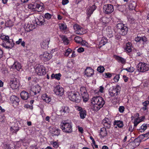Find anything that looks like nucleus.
Instances as JSON below:
<instances>
[{
    "label": "nucleus",
    "instance_id": "obj_1",
    "mask_svg": "<svg viewBox=\"0 0 149 149\" xmlns=\"http://www.w3.org/2000/svg\"><path fill=\"white\" fill-rule=\"evenodd\" d=\"M91 101L92 103L91 109L96 111L99 110L105 104V101L103 98L100 96L94 97Z\"/></svg>",
    "mask_w": 149,
    "mask_h": 149
},
{
    "label": "nucleus",
    "instance_id": "obj_2",
    "mask_svg": "<svg viewBox=\"0 0 149 149\" xmlns=\"http://www.w3.org/2000/svg\"><path fill=\"white\" fill-rule=\"evenodd\" d=\"M68 97L71 101L77 103L80 102L81 99V96L79 93L75 92H69Z\"/></svg>",
    "mask_w": 149,
    "mask_h": 149
},
{
    "label": "nucleus",
    "instance_id": "obj_3",
    "mask_svg": "<svg viewBox=\"0 0 149 149\" xmlns=\"http://www.w3.org/2000/svg\"><path fill=\"white\" fill-rule=\"evenodd\" d=\"M60 126L61 129L64 132L70 133L72 131V126L70 123L63 121L61 123Z\"/></svg>",
    "mask_w": 149,
    "mask_h": 149
},
{
    "label": "nucleus",
    "instance_id": "obj_4",
    "mask_svg": "<svg viewBox=\"0 0 149 149\" xmlns=\"http://www.w3.org/2000/svg\"><path fill=\"white\" fill-rule=\"evenodd\" d=\"M117 27L120 34L124 36L127 33L128 28L123 23H118L117 24Z\"/></svg>",
    "mask_w": 149,
    "mask_h": 149
},
{
    "label": "nucleus",
    "instance_id": "obj_5",
    "mask_svg": "<svg viewBox=\"0 0 149 149\" xmlns=\"http://www.w3.org/2000/svg\"><path fill=\"white\" fill-rule=\"evenodd\" d=\"M136 68L138 71L141 72L147 71L149 69L148 65L146 63L142 62H139L137 65Z\"/></svg>",
    "mask_w": 149,
    "mask_h": 149
},
{
    "label": "nucleus",
    "instance_id": "obj_6",
    "mask_svg": "<svg viewBox=\"0 0 149 149\" xmlns=\"http://www.w3.org/2000/svg\"><path fill=\"white\" fill-rule=\"evenodd\" d=\"M121 90L120 87L117 85L115 87L110 88L109 90V94L111 97L116 96L119 95Z\"/></svg>",
    "mask_w": 149,
    "mask_h": 149
},
{
    "label": "nucleus",
    "instance_id": "obj_7",
    "mask_svg": "<svg viewBox=\"0 0 149 149\" xmlns=\"http://www.w3.org/2000/svg\"><path fill=\"white\" fill-rule=\"evenodd\" d=\"M19 102V99L17 96L13 95L10 96V103L14 107H16L18 105Z\"/></svg>",
    "mask_w": 149,
    "mask_h": 149
},
{
    "label": "nucleus",
    "instance_id": "obj_8",
    "mask_svg": "<svg viewBox=\"0 0 149 149\" xmlns=\"http://www.w3.org/2000/svg\"><path fill=\"white\" fill-rule=\"evenodd\" d=\"M104 12L106 14L111 13L114 10L113 6L110 4H107L104 5L103 7Z\"/></svg>",
    "mask_w": 149,
    "mask_h": 149
},
{
    "label": "nucleus",
    "instance_id": "obj_9",
    "mask_svg": "<svg viewBox=\"0 0 149 149\" xmlns=\"http://www.w3.org/2000/svg\"><path fill=\"white\" fill-rule=\"evenodd\" d=\"M36 72L38 75L41 76L45 74L46 71L45 68L43 66L38 65L35 69Z\"/></svg>",
    "mask_w": 149,
    "mask_h": 149
},
{
    "label": "nucleus",
    "instance_id": "obj_10",
    "mask_svg": "<svg viewBox=\"0 0 149 149\" xmlns=\"http://www.w3.org/2000/svg\"><path fill=\"white\" fill-rule=\"evenodd\" d=\"M41 89V87L39 85L33 86L31 87L30 93L32 95H36L37 93H39Z\"/></svg>",
    "mask_w": 149,
    "mask_h": 149
},
{
    "label": "nucleus",
    "instance_id": "obj_11",
    "mask_svg": "<svg viewBox=\"0 0 149 149\" xmlns=\"http://www.w3.org/2000/svg\"><path fill=\"white\" fill-rule=\"evenodd\" d=\"M43 4L42 3L39 1L36 2L34 3V11L38 12L42 11L44 10L43 7Z\"/></svg>",
    "mask_w": 149,
    "mask_h": 149
},
{
    "label": "nucleus",
    "instance_id": "obj_12",
    "mask_svg": "<svg viewBox=\"0 0 149 149\" xmlns=\"http://www.w3.org/2000/svg\"><path fill=\"white\" fill-rule=\"evenodd\" d=\"M15 45L14 42L12 39H9L2 44L3 46L6 49H11Z\"/></svg>",
    "mask_w": 149,
    "mask_h": 149
},
{
    "label": "nucleus",
    "instance_id": "obj_13",
    "mask_svg": "<svg viewBox=\"0 0 149 149\" xmlns=\"http://www.w3.org/2000/svg\"><path fill=\"white\" fill-rule=\"evenodd\" d=\"M52 54L51 53H48L47 52H44L40 56L41 59L45 61L49 60L52 58Z\"/></svg>",
    "mask_w": 149,
    "mask_h": 149
},
{
    "label": "nucleus",
    "instance_id": "obj_14",
    "mask_svg": "<svg viewBox=\"0 0 149 149\" xmlns=\"http://www.w3.org/2000/svg\"><path fill=\"white\" fill-rule=\"evenodd\" d=\"M74 28L75 32L77 34L81 35L85 33L83 28L78 24H75L74 25Z\"/></svg>",
    "mask_w": 149,
    "mask_h": 149
},
{
    "label": "nucleus",
    "instance_id": "obj_15",
    "mask_svg": "<svg viewBox=\"0 0 149 149\" xmlns=\"http://www.w3.org/2000/svg\"><path fill=\"white\" fill-rule=\"evenodd\" d=\"M54 93L57 95L62 96L64 93V89L59 86H56L54 90Z\"/></svg>",
    "mask_w": 149,
    "mask_h": 149
},
{
    "label": "nucleus",
    "instance_id": "obj_16",
    "mask_svg": "<svg viewBox=\"0 0 149 149\" xmlns=\"http://www.w3.org/2000/svg\"><path fill=\"white\" fill-rule=\"evenodd\" d=\"M85 75L87 77L92 76L94 74V70L90 67H87L84 71Z\"/></svg>",
    "mask_w": 149,
    "mask_h": 149
},
{
    "label": "nucleus",
    "instance_id": "obj_17",
    "mask_svg": "<svg viewBox=\"0 0 149 149\" xmlns=\"http://www.w3.org/2000/svg\"><path fill=\"white\" fill-rule=\"evenodd\" d=\"M9 84L10 87L13 89H16L18 87L17 80L15 78L10 80Z\"/></svg>",
    "mask_w": 149,
    "mask_h": 149
},
{
    "label": "nucleus",
    "instance_id": "obj_18",
    "mask_svg": "<svg viewBox=\"0 0 149 149\" xmlns=\"http://www.w3.org/2000/svg\"><path fill=\"white\" fill-rule=\"evenodd\" d=\"M111 20L110 18L107 17H103L100 19V21L102 22V24L103 27H105L108 25Z\"/></svg>",
    "mask_w": 149,
    "mask_h": 149
},
{
    "label": "nucleus",
    "instance_id": "obj_19",
    "mask_svg": "<svg viewBox=\"0 0 149 149\" xmlns=\"http://www.w3.org/2000/svg\"><path fill=\"white\" fill-rule=\"evenodd\" d=\"M78 111H79V114L80 118L81 119H84L86 116V110H84L82 108L78 106L76 107Z\"/></svg>",
    "mask_w": 149,
    "mask_h": 149
},
{
    "label": "nucleus",
    "instance_id": "obj_20",
    "mask_svg": "<svg viewBox=\"0 0 149 149\" xmlns=\"http://www.w3.org/2000/svg\"><path fill=\"white\" fill-rule=\"evenodd\" d=\"M49 41L50 40L49 38H47L42 41L40 43L41 48L44 49L47 48L49 44Z\"/></svg>",
    "mask_w": 149,
    "mask_h": 149
},
{
    "label": "nucleus",
    "instance_id": "obj_21",
    "mask_svg": "<svg viewBox=\"0 0 149 149\" xmlns=\"http://www.w3.org/2000/svg\"><path fill=\"white\" fill-rule=\"evenodd\" d=\"M102 123L104 127L107 128H109L111 127V122L108 118H105L103 120Z\"/></svg>",
    "mask_w": 149,
    "mask_h": 149
},
{
    "label": "nucleus",
    "instance_id": "obj_22",
    "mask_svg": "<svg viewBox=\"0 0 149 149\" xmlns=\"http://www.w3.org/2000/svg\"><path fill=\"white\" fill-rule=\"evenodd\" d=\"M70 111V109L67 106H63L60 110V112L61 115H63L65 114L68 113Z\"/></svg>",
    "mask_w": 149,
    "mask_h": 149
},
{
    "label": "nucleus",
    "instance_id": "obj_23",
    "mask_svg": "<svg viewBox=\"0 0 149 149\" xmlns=\"http://www.w3.org/2000/svg\"><path fill=\"white\" fill-rule=\"evenodd\" d=\"M41 97L44 102L47 103H49L51 100V97L46 93L43 94Z\"/></svg>",
    "mask_w": 149,
    "mask_h": 149
},
{
    "label": "nucleus",
    "instance_id": "obj_24",
    "mask_svg": "<svg viewBox=\"0 0 149 149\" xmlns=\"http://www.w3.org/2000/svg\"><path fill=\"white\" fill-rule=\"evenodd\" d=\"M20 95L22 99L24 100H27L30 96L29 94L25 91H22L20 93Z\"/></svg>",
    "mask_w": 149,
    "mask_h": 149
},
{
    "label": "nucleus",
    "instance_id": "obj_25",
    "mask_svg": "<svg viewBox=\"0 0 149 149\" xmlns=\"http://www.w3.org/2000/svg\"><path fill=\"white\" fill-rule=\"evenodd\" d=\"M144 118V116H142L135 119L134 122V127H136L139 123L143 121Z\"/></svg>",
    "mask_w": 149,
    "mask_h": 149
},
{
    "label": "nucleus",
    "instance_id": "obj_26",
    "mask_svg": "<svg viewBox=\"0 0 149 149\" xmlns=\"http://www.w3.org/2000/svg\"><path fill=\"white\" fill-rule=\"evenodd\" d=\"M106 34L109 38H111L113 36V30L110 27L108 26L106 30Z\"/></svg>",
    "mask_w": 149,
    "mask_h": 149
},
{
    "label": "nucleus",
    "instance_id": "obj_27",
    "mask_svg": "<svg viewBox=\"0 0 149 149\" xmlns=\"http://www.w3.org/2000/svg\"><path fill=\"white\" fill-rule=\"evenodd\" d=\"M96 6L95 5H94L90 7L88 9L87 13L89 16H91L93 13V12L96 9Z\"/></svg>",
    "mask_w": 149,
    "mask_h": 149
},
{
    "label": "nucleus",
    "instance_id": "obj_28",
    "mask_svg": "<svg viewBox=\"0 0 149 149\" xmlns=\"http://www.w3.org/2000/svg\"><path fill=\"white\" fill-rule=\"evenodd\" d=\"M108 42V40L106 37H103L100 41L99 42L100 48L102 46L105 45Z\"/></svg>",
    "mask_w": 149,
    "mask_h": 149
},
{
    "label": "nucleus",
    "instance_id": "obj_29",
    "mask_svg": "<svg viewBox=\"0 0 149 149\" xmlns=\"http://www.w3.org/2000/svg\"><path fill=\"white\" fill-rule=\"evenodd\" d=\"M115 58L119 63H120L123 64H125L126 62V59L122 58V57L119 56H115Z\"/></svg>",
    "mask_w": 149,
    "mask_h": 149
},
{
    "label": "nucleus",
    "instance_id": "obj_30",
    "mask_svg": "<svg viewBox=\"0 0 149 149\" xmlns=\"http://www.w3.org/2000/svg\"><path fill=\"white\" fill-rule=\"evenodd\" d=\"M13 68L16 69L17 71H19L22 68L21 64L18 62H15L12 66Z\"/></svg>",
    "mask_w": 149,
    "mask_h": 149
},
{
    "label": "nucleus",
    "instance_id": "obj_31",
    "mask_svg": "<svg viewBox=\"0 0 149 149\" xmlns=\"http://www.w3.org/2000/svg\"><path fill=\"white\" fill-rule=\"evenodd\" d=\"M107 132L106 128L105 127H103L101 129L100 132V135L102 138L107 136Z\"/></svg>",
    "mask_w": 149,
    "mask_h": 149
},
{
    "label": "nucleus",
    "instance_id": "obj_32",
    "mask_svg": "<svg viewBox=\"0 0 149 149\" xmlns=\"http://www.w3.org/2000/svg\"><path fill=\"white\" fill-rule=\"evenodd\" d=\"M136 6V3L133 1H130L129 2V7L130 10L134 9Z\"/></svg>",
    "mask_w": 149,
    "mask_h": 149
},
{
    "label": "nucleus",
    "instance_id": "obj_33",
    "mask_svg": "<svg viewBox=\"0 0 149 149\" xmlns=\"http://www.w3.org/2000/svg\"><path fill=\"white\" fill-rule=\"evenodd\" d=\"M59 36L65 45H68L69 43V40L64 35H61Z\"/></svg>",
    "mask_w": 149,
    "mask_h": 149
},
{
    "label": "nucleus",
    "instance_id": "obj_34",
    "mask_svg": "<svg viewBox=\"0 0 149 149\" xmlns=\"http://www.w3.org/2000/svg\"><path fill=\"white\" fill-rule=\"evenodd\" d=\"M61 76V74L60 73L56 74H52L51 76V79H55L57 80H59L60 79Z\"/></svg>",
    "mask_w": 149,
    "mask_h": 149
},
{
    "label": "nucleus",
    "instance_id": "obj_35",
    "mask_svg": "<svg viewBox=\"0 0 149 149\" xmlns=\"http://www.w3.org/2000/svg\"><path fill=\"white\" fill-rule=\"evenodd\" d=\"M125 50L127 52H130L132 50V44L130 42H128L126 44Z\"/></svg>",
    "mask_w": 149,
    "mask_h": 149
},
{
    "label": "nucleus",
    "instance_id": "obj_36",
    "mask_svg": "<svg viewBox=\"0 0 149 149\" xmlns=\"http://www.w3.org/2000/svg\"><path fill=\"white\" fill-rule=\"evenodd\" d=\"M59 28L61 31L65 30L67 28V26L65 23H60L58 24Z\"/></svg>",
    "mask_w": 149,
    "mask_h": 149
},
{
    "label": "nucleus",
    "instance_id": "obj_37",
    "mask_svg": "<svg viewBox=\"0 0 149 149\" xmlns=\"http://www.w3.org/2000/svg\"><path fill=\"white\" fill-rule=\"evenodd\" d=\"M113 124L115 125H116L117 126L120 128L123 127L124 125L123 121L120 120L115 121L114 122Z\"/></svg>",
    "mask_w": 149,
    "mask_h": 149
},
{
    "label": "nucleus",
    "instance_id": "obj_38",
    "mask_svg": "<svg viewBox=\"0 0 149 149\" xmlns=\"http://www.w3.org/2000/svg\"><path fill=\"white\" fill-rule=\"evenodd\" d=\"M60 130L58 128H56L52 131V134L53 136H58L60 134Z\"/></svg>",
    "mask_w": 149,
    "mask_h": 149
},
{
    "label": "nucleus",
    "instance_id": "obj_39",
    "mask_svg": "<svg viewBox=\"0 0 149 149\" xmlns=\"http://www.w3.org/2000/svg\"><path fill=\"white\" fill-rule=\"evenodd\" d=\"M37 24L39 25H44L46 24L45 21L42 16L38 19V22H37Z\"/></svg>",
    "mask_w": 149,
    "mask_h": 149
},
{
    "label": "nucleus",
    "instance_id": "obj_40",
    "mask_svg": "<svg viewBox=\"0 0 149 149\" xmlns=\"http://www.w3.org/2000/svg\"><path fill=\"white\" fill-rule=\"evenodd\" d=\"M19 130V127L17 126H12L10 128V131L12 133H17Z\"/></svg>",
    "mask_w": 149,
    "mask_h": 149
},
{
    "label": "nucleus",
    "instance_id": "obj_41",
    "mask_svg": "<svg viewBox=\"0 0 149 149\" xmlns=\"http://www.w3.org/2000/svg\"><path fill=\"white\" fill-rule=\"evenodd\" d=\"M83 101L84 102H86L88 100L89 97L87 92L81 94Z\"/></svg>",
    "mask_w": 149,
    "mask_h": 149
},
{
    "label": "nucleus",
    "instance_id": "obj_42",
    "mask_svg": "<svg viewBox=\"0 0 149 149\" xmlns=\"http://www.w3.org/2000/svg\"><path fill=\"white\" fill-rule=\"evenodd\" d=\"M146 124H143L140 127V128L139 129L141 132H143L146 130Z\"/></svg>",
    "mask_w": 149,
    "mask_h": 149
},
{
    "label": "nucleus",
    "instance_id": "obj_43",
    "mask_svg": "<svg viewBox=\"0 0 149 149\" xmlns=\"http://www.w3.org/2000/svg\"><path fill=\"white\" fill-rule=\"evenodd\" d=\"M0 38L2 40H4L6 41L9 39V37L8 36H5L3 34L1 35Z\"/></svg>",
    "mask_w": 149,
    "mask_h": 149
},
{
    "label": "nucleus",
    "instance_id": "obj_44",
    "mask_svg": "<svg viewBox=\"0 0 149 149\" xmlns=\"http://www.w3.org/2000/svg\"><path fill=\"white\" fill-rule=\"evenodd\" d=\"M97 71L100 73H102L105 70L104 67L102 66H99L97 68Z\"/></svg>",
    "mask_w": 149,
    "mask_h": 149
},
{
    "label": "nucleus",
    "instance_id": "obj_45",
    "mask_svg": "<svg viewBox=\"0 0 149 149\" xmlns=\"http://www.w3.org/2000/svg\"><path fill=\"white\" fill-rule=\"evenodd\" d=\"M6 25L7 27H11L13 25V24L12 21L10 20L6 22Z\"/></svg>",
    "mask_w": 149,
    "mask_h": 149
},
{
    "label": "nucleus",
    "instance_id": "obj_46",
    "mask_svg": "<svg viewBox=\"0 0 149 149\" xmlns=\"http://www.w3.org/2000/svg\"><path fill=\"white\" fill-rule=\"evenodd\" d=\"M72 52V50L70 48H68L65 50L64 52V55L66 56H68Z\"/></svg>",
    "mask_w": 149,
    "mask_h": 149
},
{
    "label": "nucleus",
    "instance_id": "obj_47",
    "mask_svg": "<svg viewBox=\"0 0 149 149\" xmlns=\"http://www.w3.org/2000/svg\"><path fill=\"white\" fill-rule=\"evenodd\" d=\"M124 70L127 71L128 72H132L134 71V68L133 67H131L130 68L128 67L124 69Z\"/></svg>",
    "mask_w": 149,
    "mask_h": 149
},
{
    "label": "nucleus",
    "instance_id": "obj_48",
    "mask_svg": "<svg viewBox=\"0 0 149 149\" xmlns=\"http://www.w3.org/2000/svg\"><path fill=\"white\" fill-rule=\"evenodd\" d=\"M103 75L105 78H110L112 76V74L108 72L104 73Z\"/></svg>",
    "mask_w": 149,
    "mask_h": 149
},
{
    "label": "nucleus",
    "instance_id": "obj_49",
    "mask_svg": "<svg viewBox=\"0 0 149 149\" xmlns=\"http://www.w3.org/2000/svg\"><path fill=\"white\" fill-rule=\"evenodd\" d=\"M74 39L75 41L78 43H80L82 41V38L79 36L76 37Z\"/></svg>",
    "mask_w": 149,
    "mask_h": 149
},
{
    "label": "nucleus",
    "instance_id": "obj_50",
    "mask_svg": "<svg viewBox=\"0 0 149 149\" xmlns=\"http://www.w3.org/2000/svg\"><path fill=\"white\" fill-rule=\"evenodd\" d=\"M52 16V15L48 13H45L44 15L45 18L48 20L50 19L51 18Z\"/></svg>",
    "mask_w": 149,
    "mask_h": 149
},
{
    "label": "nucleus",
    "instance_id": "obj_51",
    "mask_svg": "<svg viewBox=\"0 0 149 149\" xmlns=\"http://www.w3.org/2000/svg\"><path fill=\"white\" fill-rule=\"evenodd\" d=\"M5 121V117L2 114L0 115V121L1 122H4Z\"/></svg>",
    "mask_w": 149,
    "mask_h": 149
},
{
    "label": "nucleus",
    "instance_id": "obj_52",
    "mask_svg": "<svg viewBox=\"0 0 149 149\" xmlns=\"http://www.w3.org/2000/svg\"><path fill=\"white\" fill-rule=\"evenodd\" d=\"M80 91L81 94L87 92L86 88L85 87H82L80 88Z\"/></svg>",
    "mask_w": 149,
    "mask_h": 149
},
{
    "label": "nucleus",
    "instance_id": "obj_53",
    "mask_svg": "<svg viewBox=\"0 0 149 149\" xmlns=\"http://www.w3.org/2000/svg\"><path fill=\"white\" fill-rule=\"evenodd\" d=\"M120 78V75L119 74L116 75L113 78L114 81L116 82H118Z\"/></svg>",
    "mask_w": 149,
    "mask_h": 149
},
{
    "label": "nucleus",
    "instance_id": "obj_54",
    "mask_svg": "<svg viewBox=\"0 0 149 149\" xmlns=\"http://www.w3.org/2000/svg\"><path fill=\"white\" fill-rule=\"evenodd\" d=\"M28 8L29 9H31L34 10V3H33L29 4L28 6Z\"/></svg>",
    "mask_w": 149,
    "mask_h": 149
},
{
    "label": "nucleus",
    "instance_id": "obj_55",
    "mask_svg": "<svg viewBox=\"0 0 149 149\" xmlns=\"http://www.w3.org/2000/svg\"><path fill=\"white\" fill-rule=\"evenodd\" d=\"M119 110L120 113H123L124 111V107L123 106H120L119 108Z\"/></svg>",
    "mask_w": 149,
    "mask_h": 149
},
{
    "label": "nucleus",
    "instance_id": "obj_56",
    "mask_svg": "<svg viewBox=\"0 0 149 149\" xmlns=\"http://www.w3.org/2000/svg\"><path fill=\"white\" fill-rule=\"evenodd\" d=\"M84 49L83 47H80L77 50V52L79 53H81L83 52L84 51Z\"/></svg>",
    "mask_w": 149,
    "mask_h": 149
},
{
    "label": "nucleus",
    "instance_id": "obj_57",
    "mask_svg": "<svg viewBox=\"0 0 149 149\" xmlns=\"http://www.w3.org/2000/svg\"><path fill=\"white\" fill-rule=\"evenodd\" d=\"M99 91L101 93H103L104 92V88L102 86H101L99 87Z\"/></svg>",
    "mask_w": 149,
    "mask_h": 149
},
{
    "label": "nucleus",
    "instance_id": "obj_58",
    "mask_svg": "<svg viewBox=\"0 0 149 149\" xmlns=\"http://www.w3.org/2000/svg\"><path fill=\"white\" fill-rule=\"evenodd\" d=\"M52 144L53 145V147L54 148H57L58 147V143L56 141L53 142V143Z\"/></svg>",
    "mask_w": 149,
    "mask_h": 149
},
{
    "label": "nucleus",
    "instance_id": "obj_59",
    "mask_svg": "<svg viewBox=\"0 0 149 149\" xmlns=\"http://www.w3.org/2000/svg\"><path fill=\"white\" fill-rule=\"evenodd\" d=\"M135 40L137 42H139L141 40V37L137 36L135 38Z\"/></svg>",
    "mask_w": 149,
    "mask_h": 149
},
{
    "label": "nucleus",
    "instance_id": "obj_60",
    "mask_svg": "<svg viewBox=\"0 0 149 149\" xmlns=\"http://www.w3.org/2000/svg\"><path fill=\"white\" fill-rule=\"evenodd\" d=\"M149 104V101L147 100L143 102V104L144 106L147 107V105Z\"/></svg>",
    "mask_w": 149,
    "mask_h": 149
},
{
    "label": "nucleus",
    "instance_id": "obj_61",
    "mask_svg": "<svg viewBox=\"0 0 149 149\" xmlns=\"http://www.w3.org/2000/svg\"><path fill=\"white\" fill-rule=\"evenodd\" d=\"M118 101V98L116 97L114 98L112 100V103H113L114 104H115L116 102H117Z\"/></svg>",
    "mask_w": 149,
    "mask_h": 149
},
{
    "label": "nucleus",
    "instance_id": "obj_62",
    "mask_svg": "<svg viewBox=\"0 0 149 149\" xmlns=\"http://www.w3.org/2000/svg\"><path fill=\"white\" fill-rule=\"evenodd\" d=\"M141 40L143 42L147 41V38L145 36L141 37Z\"/></svg>",
    "mask_w": 149,
    "mask_h": 149
},
{
    "label": "nucleus",
    "instance_id": "obj_63",
    "mask_svg": "<svg viewBox=\"0 0 149 149\" xmlns=\"http://www.w3.org/2000/svg\"><path fill=\"white\" fill-rule=\"evenodd\" d=\"M81 44L83 46L84 45H86L87 44V42H86V41L85 40H82V41H81Z\"/></svg>",
    "mask_w": 149,
    "mask_h": 149
},
{
    "label": "nucleus",
    "instance_id": "obj_64",
    "mask_svg": "<svg viewBox=\"0 0 149 149\" xmlns=\"http://www.w3.org/2000/svg\"><path fill=\"white\" fill-rule=\"evenodd\" d=\"M4 148L5 149H11L9 145L7 144H5L4 145Z\"/></svg>",
    "mask_w": 149,
    "mask_h": 149
}]
</instances>
